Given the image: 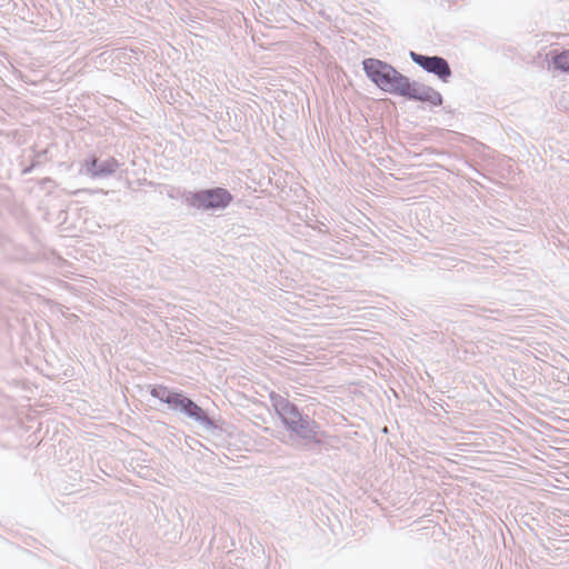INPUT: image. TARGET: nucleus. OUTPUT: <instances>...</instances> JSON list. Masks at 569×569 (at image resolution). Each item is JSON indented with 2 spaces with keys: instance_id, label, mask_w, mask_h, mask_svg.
<instances>
[{
  "instance_id": "nucleus-1",
  "label": "nucleus",
  "mask_w": 569,
  "mask_h": 569,
  "mask_svg": "<svg viewBox=\"0 0 569 569\" xmlns=\"http://www.w3.org/2000/svg\"><path fill=\"white\" fill-rule=\"evenodd\" d=\"M271 401L282 423L291 432V438L295 437L305 445L318 441L316 425L308 416H302L298 408L282 396L271 395Z\"/></svg>"
},
{
  "instance_id": "nucleus-2",
  "label": "nucleus",
  "mask_w": 569,
  "mask_h": 569,
  "mask_svg": "<svg viewBox=\"0 0 569 569\" xmlns=\"http://www.w3.org/2000/svg\"><path fill=\"white\" fill-rule=\"evenodd\" d=\"M151 396L167 403L170 409L180 411L188 418L194 420L199 425L211 428L212 421L207 413L191 399L183 396L181 392L170 390L164 386H156L151 389Z\"/></svg>"
},
{
  "instance_id": "nucleus-3",
  "label": "nucleus",
  "mask_w": 569,
  "mask_h": 569,
  "mask_svg": "<svg viewBox=\"0 0 569 569\" xmlns=\"http://www.w3.org/2000/svg\"><path fill=\"white\" fill-rule=\"evenodd\" d=\"M362 64L367 77L381 90L396 94H400V91H403V86L407 84V77L398 72L390 64L372 58L366 59Z\"/></svg>"
},
{
  "instance_id": "nucleus-4",
  "label": "nucleus",
  "mask_w": 569,
  "mask_h": 569,
  "mask_svg": "<svg viewBox=\"0 0 569 569\" xmlns=\"http://www.w3.org/2000/svg\"><path fill=\"white\" fill-rule=\"evenodd\" d=\"M186 200L190 206L198 209L217 210L224 209L231 202L232 196L223 188H214L189 192Z\"/></svg>"
},
{
  "instance_id": "nucleus-5",
  "label": "nucleus",
  "mask_w": 569,
  "mask_h": 569,
  "mask_svg": "<svg viewBox=\"0 0 569 569\" xmlns=\"http://www.w3.org/2000/svg\"><path fill=\"white\" fill-rule=\"evenodd\" d=\"M410 57L415 63L420 66L427 72L435 73L445 82L451 76V70H450V67H449L447 60L441 57L422 56V54L416 53L415 51L410 52Z\"/></svg>"
},
{
  "instance_id": "nucleus-6",
  "label": "nucleus",
  "mask_w": 569,
  "mask_h": 569,
  "mask_svg": "<svg viewBox=\"0 0 569 569\" xmlns=\"http://www.w3.org/2000/svg\"><path fill=\"white\" fill-rule=\"evenodd\" d=\"M403 91H400L399 96L407 97L409 99L429 102L433 106L442 103L441 94L433 88L419 82H410L407 78V84L403 86Z\"/></svg>"
},
{
  "instance_id": "nucleus-7",
  "label": "nucleus",
  "mask_w": 569,
  "mask_h": 569,
  "mask_svg": "<svg viewBox=\"0 0 569 569\" xmlns=\"http://www.w3.org/2000/svg\"><path fill=\"white\" fill-rule=\"evenodd\" d=\"M118 168L119 162L113 158L106 160L92 158L83 163L80 173L90 176L91 178H104L114 173Z\"/></svg>"
},
{
  "instance_id": "nucleus-8",
  "label": "nucleus",
  "mask_w": 569,
  "mask_h": 569,
  "mask_svg": "<svg viewBox=\"0 0 569 569\" xmlns=\"http://www.w3.org/2000/svg\"><path fill=\"white\" fill-rule=\"evenodd\" d=\"M552 64L555 69L569 72V50H565L561 53L555 54L552 58Z\"/></svg>"
}]
</instances>
